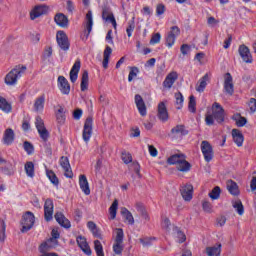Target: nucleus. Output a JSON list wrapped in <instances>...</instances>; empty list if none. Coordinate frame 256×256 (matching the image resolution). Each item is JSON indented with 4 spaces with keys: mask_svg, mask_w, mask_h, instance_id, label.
<instances>
[{
    "mask_svg": "<svg viewBox=\"0 0 256 256\" xmlns=\"http://www.w3.org/2000/svg\"><path fill=\"white\" fill-rule=\"evenodd\" d=\"M206 125H214L216 123H223L225 121V110L221 104L214 102L212 105V114H207Z\"/></svg>",
    "mask_w": 256,
    "mask_h": 256,
    "instance_id": "f257e3e1",
    "label": "nucleus"
},
{
    "mask_svg": "<svg viewBox=\"0 0 256 256\" xmlns=\"http://www.w3.org/2000/svg\"><path fill=\"white\" fill-rule=\"evenodd\" d=\"M25 71H27V66L25 65H17L14 67L9 73L4 77V83L8 87H14L17 84L20 77L25 75Z\"/></svg>",
    "mask_w": 256,
    "mask_h": 256,
    "instance_id": "f03ea898",
    "label": "nucleus"
},
{
    "mask_svg": "<svg viewBox=\"0 0 256 256\" xmlns=\"http://www.w3.org/2000/svg\"><path fill=\"white\" fill-rule=\"evenodd\" d=\"M168 165H176V169L182 173L191 171V164L185 159L183 154H174L167 159Z\"/></svg>",
    "mask_w": 256,
    "mask_h": 256,
    "instance_id": "7ed1b4c3",
    "label": "nucleus"
},
{
    "mask_svg": "<svg viewBox=\"0 0 256 256\" xmlns=\"http://www.w3.org/2000/svg\"><path fill=\"white\" fill-rule=\"evenodd\" d=\"M33 225H35V215L32 212H26L22 216L21 221L22 233H27V231H31V229H33Z\"/></svg>",
    "mask_w": 256,
    "mask_h": 256,
    "instance_id": "20e7f679",
    "label": "nucleus"
},
{
    "mask_svg": "<svg viewBox=\"0 0 256 256\" xmlns=\"http://www.w3.org/2000/svg\"><path fill=\"white\" fill-rule=\"evenodd\" d=\"M200 149L202 151L204 161H206V163H211L214 157L213 146L211 143H209L207 140L202 141L200 144Z\"/></svg>",
    "mask_w": 256,
    "mask_h": 256,
    "instance_id": "39448f33",
    "label": "nucleus"
},
{
    "mask_svg": "<svg viewBox=\"0 0 256 256\" xmlns=\"http://www.w3.org/2000/svg\"><path fill=\"white\" fill-rule=\"evenodd\" d=\"M93 135V118L89 117L84 123L82 138L85 143L91 141V136Z\"/></svg>",
    "mask_w": 256,
    "mask_h": 256,
    "instance_id": "423d86ee",
    "label": "nucleus"
},
{
    "mask_svg": "<svg viewBox=\"0 0 256 256\" xmlns=\"http://www.w3.org/2000/svg\"><path fill=\"white\" fill-rule=\"evenodd\" d=\"M35 125L39 133L40 139H42V141H48L49 131H47V128H45V122H43V119L41 117H36Z\"/></svg>",
    "mask_w": 256,
    "mask_h": 256,
    "instance_id": "0eeeda50",
    "label": "nucleus"
},
{
    "mask_svg": "<svg viewBox=\"0 0 256 256\" xmlns=\"http://www.w3.org/2000/svg\"><path fill=\"white\" fill-rule=\"evenodd\" d=\"M57 87L62 95H69V93H71V85L65 76L58 77Z\"/></svg>",
    "mask_w": 256,
    "mask_h": 256,
    "instance_id": "6e6552de",
    "label": "nucleus"
},
{
    "mask_svg": "<svg viewBox=\"0 0 256 256\" xmlns=\"http://www.w3.org/2000/svg\"><path fill=\"white\" fill-rule=\"evenodd\" d=\"M238 53L244 63H253V56L251 55V50H249V47L244 44L240 45L238 48Z\"/></svg>",
    "mask_w": 256,
    "mask_h": 256,
    "instance_id": "1a4fd4ad",
    "label": "nucleus"
},
{
    "mask_svg": "<svg viewBox=\"0 0 256 256\" xmlns=\"http://www.w3.org/2000/svg\"><path fill=\"white\" fill-rule=\"evenodd\" d=\"M134 103L138 109V113L141 115V117L147 116V105H145V100H143V97L141 95L136 94L134 97Z\"/></svg>",
    "mask_w": 256,
    "mask_h": 256,
    "instance_id": "9d476101",
    "label": "nucleus"
},
{
    "mask_svg": "<svg viewBox=\"0 0 256 256\" xmlns=\"http://www.w3.org/2000/svg\"><path fill=\"white\" fill-rule=\"evenodd\" d=\"M57 43L63 51H69V38L63 31H58L56 34Z\"/></svg>",
    "mask_w": 256,
    "mask_h": 256,
    "instance_id": "9b49d317",
    "label": "nucleus"
},
{
    "mask_svg": "<svg viewBox=\"0 0 256 256\" xmlns=\"http://www.w3.org/2000/svg\"><path fill=\"white\" fill-rule=\"evenodd\" d=\"M49 11V6L47 5H39L34 7V9L30 12V19L35 20L41 15H46V13Z\"/></svg>",
    "mask_w": 256,
    "mask_h": 256,
    "instance_id": "f8f14e48",
    "label": "nucleus"
},
{
    "mask_svg": "<svg viewBox=\"0 0 256 256\" xmlns=\"http://www.w3.org/2000/svg\"><path fill=\"white\" fill-rule=\"evenodd\" d=\"M60 166L64 171L65 177L71 179L73 177V171L71 170V164L69 163V158L62 156L60 158Z\"/></svg>",
    "mask_w": 256,
    "mask_h": 256,
    "instance_id": "ddd939ff",
    "label": "nucleus"
},
{
    "mask_svg": "<svg viewBox=\"0 0 256 256\" xmlns=\"http://www.w3.org/2000/svg\"><path fill=\"white\" fill-rule=\"evenodd\" d=\"M224 91L228 95H233L235 91L233 86V76H231V73H226L224 76Z\"/></svg>",
    "mask_w": 256,
    "mask_h": 256,
    "instance_id": "4468645a",
    "label": "nucleus"
},
{
    "mask_svg": "<svg viewBox=\"0 0 256 256\" xmlns=\"http://www.w3.org/2000/svg\"><path fill=\"white\" fill-rule=\"evenodd\" d=\"M182 199L184 201H191L193 199V185L185 184L180 188Z\"/></svg>",
    "mask_w": 256,
    "mask_h": 256,
    "instance_id": "2eb2a0df",
    "label": "nucleus"
},
{
    "mask_svg": "<svg viewBox=\"0 0 256 256\" xmlns=\"http://www.w3.org/2000/svg\"><path fill=\"white\" fill-rule=\"evenodd\" d=\"M59 245V242L55 238H49L46 242L42 243L39 247L41 253L49 251V249H55Z\"/></svg>",
    "mask_w": 256,
    "mask_h": 256,
    "instance_id": "dca6fc26",
    "label": "nucleus"
},
{
    "mask_svg": "<svg viewBox=\"0 0 256 256\" xmlns=\"http://www.w3.org/2000/svg\"><path fill=\"white\" fill-rule=\"evenodd\" d=\"M53 200L47 199L44 204V217L47 221H51L53 219Z\"/></svg>",
    "mask_w": 256,
    "mask_h": 256,
    "instance_id": "f3484780",
    "label": "nucleus"
},
{
    "mask_svg": "<svg viewBox=\"0 0 256 256\" xmlns=\"http://www.w3.org/2000/svg\"><path fill=\"white\" fill-rule=\"evenodd\" d=\"M77 244L80 247L81 251L85 253V255H91V247H89V243H87V239L83 236H78L76 238Z\"/></svg>",
    "mask_w": 256,
    "mask_h": 256,
    "instance_id": "a211bd4d",
    "label": "nucleus"
},
{
    "mask_svg": "<svg viewBox=\"0 0 256 256\" xmlns=\"http://www.w3.org/2000/svg\"><path fill=\"white\" fill-rule=\"evenodd\" d=\"M158 118L163 122L169 120V112H167V106L165 105V102H160L158 104Z\"/></svg>",
    "mask_w": 256,
    "mask_h": 256,
    "instance_id": "6ab92c4d",
    "label": "nucleus"
},
{
    "mask_svg": "<svg viewBox=\"0 0 256 256\" xmlns=\"http://www.w3.org/2000/svg\"><path fill=\"white\" fill-rule=\"evenodd\" d=\"M81 70V61L77 60L70 70V81L75 83L79 77V71Z\"/></svg>",
    "mask_w": 256,
    "mask_h": 256,
    "instance_id": "aec40b11",
    "label": "nucleus"
},
{
    "mask_svg": "<svg viewBox=\"0 0 256 256\" xmlns=\"http://www.w3.org/2000/svg\"><path fill=\"white\" fill-rule=\"evenodd\" d=\"M184 135H187V131L183 125H178L171 130L172 139H181Z\"/></svg>",
    "mask_w": 256,
    "mask_h": 256,
    "instance_id": "412c9836",
    "label": "nucleus"
},
{
    "mask_svg": "<svg viewBox=\"0 0 256 256\" xmlns=\"http://www.w3.org/2000/svg\"><path fill=\"white\" fill-rule=\"evenodd\" d=\"M79 185L81 191H83L85 195H91V189L89 188V181H87L86 175L79 176Z\"/></svg>",
    "mask_w": 256,
    "mask_h": 256,
    "instance_id": "4be33fe9",
    "label": "nucleus"
},
{
    "mask_svg": "<svg viewBox=\"0 0 256 256\" xmlns=\"http://www.w3.org/2000/svg\"><path fill=\"white\" fill-rule=\"evenodd\" d=\"M45 109V94L38 96L34 101V111L42 113Z\"/></svg>",
    "mask_w": 256,
    "mask_h": 256,
    "instance_id": "5701e85b",
    "label": "nucleus"
},
{
    "mask_svg": "<svg viewBox=\"0 0 256 256\" xmlns=\"http://www.w3.org/2000/svg\"><path fill=\"white\" fill-rule=\"evenodd\" d=\"M221 243H217L213 246H208L205 249L207 256H220L221 255Z\"/></svg>",
    "mask_w": 256,
    "mask_h": 256,
    "instance_id": "b1692460",
    "label": "nucleus"
},
{
    "mask_svg": "<svg viewBox=\"0 0 256 256\" xmlns=\"http://www.w3.org/2000/svg\"><path fill=\"white\" fill-rule=\"evenodd\" d=\"M175 81H177V73L171 72L168 74L163 82V87L165 89H171L173 85L175 84Z\"/></svg>",
    "mask_w": 256,
    "mask_h": 256,
    "instance_id": "393cba45",
    "label": "nucleus"
},
{
    "mask_svg": "<svg viewBox=\"0 0 256 256\" xmlns=\"http://www.w3.org/2000/svg\"><path fill=\"white\" fill-rule=\"evenodd\" d=\"M54 217H55L57 223H59V225H61V227H64L65 229H69V227H71V222H69V219H67L65 217V215H63V213L58 212L55 214Z\"/></svg>",
    "mask_w": 256,
    "mask_h": 256,
    "instance_id": "a878e982",
    "label": "nucleus"
},
{
    "mask_svg": "<svg viewBox=\"0 0 256 256\" xmlns=\"http://www.w3.org/2000/svg\"><path fill=\"white\" fill-rule=\"evenodd\" d=\"M54 21L56 24H58L59 27H62V28H65L69 25V19L63 13L56 14Z\"/></svg>",
    "mask_w": 256,
    "mask_h": 256,
    "instance_id": "bb28decb",
    "label": "nucleus"
},
{
    "mask_svg": "<svg viewBox=\"0 0 256 256\" xmlns=\"http://www.w3.org/2000/svg\"><path fill=\"white\" fill-rule=\"evenodd\" d=\"M58 109L55 110V117H56V121L59 125H63V123H65V108L61 105L57 106Z\"/></svg>",
    "mask_w": 256,
    "mask_h": 256,
    "instance_id": "cd10ccee",
    "label": "nucleus"
},
{
    "mask_svg": "<svg viewBox=\"0 0 256 256\" xmlns=\"http://www.w3.org/2000/svg\"><path fill=\"white\" fill-rule=\"evenodd\" d=\"M232 137L234 143L237 145V147H243V141H245V138L243 137V134L241 131L237 129L232 130Z\"/></svg>",
    "mask_w": 256,
    "mask_h": 256,
    "instance_id": "c85d7f7f",
    "label": "nucleus"
},
{
    "mask_svg": "<svg viewBox=\"0 0 256 256\" xmlns=\"http://www.w3.org/2000/svg\"><path fill=\"white\" fill-rule=\"evenodd\" d=\"M207 83H209V74H205L202 78H200L196 85V91L198 93H203L207 87Z\"/></svg>",
    "mask_w": 256,
    "mask_h": 256,
    "instance_id": "c756f323",
    "label": "nucleus"
},
{
    "mask_svg": "<svg viewBox=\"0 0 256 256\" xmlns=\"http://www.w3.org/2000/svg\"><path fill=\"white\" fill-rule=\"evenodd\" d=\"M15 141V132H13V129L8 128L4 132L3 142L4 145H11Z\"/></svg>",
    "mask_w": 256,
    "mask_h": 256,
    "instance_id": "7c9ffc66",
    "label": "nucleus"
},
{
    "mask_svg": "<svg viewBox=\"0 0 256 256\" xmlns=\"http://www.w3.org/2000/svg\"><path fill=\"white\" fill-rule=\"evenodd\" d=\"M12 109L11 103H9L7 99L0 96V111H3V113H11Z\"/></svg>",
    "mask_w": 256,
    "mask_h": 256,
    "instance_id": "2f4dec72",
    "label": "nucleus"
},
{
    "mask_svg": "<svg viewBox=\"0 0 256 256\" xmlns=\"http://www.w3.org/2000/svg\"><path fill=\"white\" fill-rule=\"evenodd\" d=\"M80 89L81 91H87L89 89V72L87 71L82 73Z\"/></svg>",
    "mask_w": 256,
    "mask_h": 256,
    "instance_id": "473e14b6",
    "label": "nucleus"
},
{
    "mask_svg": "<svg viewBox=\"0 0 256 256\" xmlns=\"http://www.w3.org/2000/svg\"><path fill=\"white\" fill-rule=\"evenodd\" d=\"M85 25L89 35L93 30V12L92 11H88V13L86 14Z\"/></svg>",
    "mask_w": 256,
    "mask_h": 256,
    "instance_id": "72a5a7b5",
    "label": "nucleus"
},
{
    "mask_svg": "<svg viewBox=\"0 0 256 256\" xmlns=\"http://www.w3.org/2000/svg\"><path fill=\"white\" fill-rule=\"evenodd\" d=\"M111 53H113V50L111 49V47L106 46L104 50V54H103L104 58L102 62L104 69H107V67H109V57H111Z\"/></svg>",
    "mask_w": 256,
    "mask_h": 256,
    "instance_id": "f704fd0d",
    "label": "nucleus"
},
{
    "mask_svg": "<svg viewBox=\"0 0 256 256\" xmlns=\"http://www.w3.org/2000/svg\"><path fill=\"white\" fill-rule=\"evenodd\" d=\"M174 236L176 237V241L178 243H185L187 241V236H185V233H183L179 228L174 227L173 228Z\"/></svg>",
    "mask_w": 256,
    "mask_h": 256,
    "instance_id": "c9c22d12",
    "label": "nucleus"
},
{
    "mask_svg": "<svg viewBox=\"0 0 256 256\" xmlns=\"http://www.w3.org/2000/svg\"><path fill=\"white\" fill-rule=\"evenodd\" d=\"M226 187L231 195H239V187L234 181L229 180L226 184Z\"/></svg>",
    "mask_w": 256,
    "mask_h": 256,
    "instance_id": "e433bc0d",
    "label": "nucleus"
},
{
    "mask_svg": "<svg viewBox=\"0 0 256 256\" xmlns=\"http://www.w3.org/2000/svg\"><path fill=\"white\" fill-rule=\"evenodd\" d=\"M232 207L235 209L238 215H243L245 213V208L243 207V203L241 200H235L232 202Z\"/></svg>",
    "mask_w": 256,
    "mask_h": 256,
    "instance_id": "4c0bfd02",
    "label": "nucleus"
},
{
    "mask_svg": "<svg viewBox=\"0 0 256 256\" xmlns=\"http://www.w3.org/2000/svg\"><path fill=\"white\" fill-rule=\"evenodd\" d=\"M27 177H35V164L33 162H27L24 166Z\"/></svg>",
    "mask_w": 256,
    "mask_h": 256,
    "instance_id": "58836bf2",
    "label": "nucleus"
},
{
    "mask_svg": "<svg viewBox=\"0 0 256 256\" xmlns=\"http://www.w3.org/2000/svg\"><path fill=\"white\" fill-rule=\"evenodd\" d=\"M117 209H119V201L114 200L109 208L110 219H115V217H117Z\"/></svg>",
    "mask_w": 256,
    "mask_h": 256,
    "instance_id": "ea45409f",
    "label": "nucleus"
},
{
    "mask_svg": "<svg viewBox=\"0 0 256 256\" xmlns=\"http://www.w3.org/2000/svg\"><path fill=\"white\" fill-rule=\"evenodd\" d=\"M46 175L52 185H55L56 187L57 185H59V178H57V175H55V172L51 170H46Z\"/></svg>",
    "mask_w": 256,
    "mask_h": 256,
    "instance_id": "a19ab883",
    "label": "nucleus"
},
{
    "mask_svg": "<svg viewBox=\"0 0 256 256\" xmlns=\"http://www.w3.org/2000/svg\"><path fill=\"white\" fill-rule=\"evenodd\" d=\"M122 215H124V219L128 223V225H135V218H133V214H131L129 210H123Z\"/></svg>",
    "mask_w": 256,
    "mask_h": 256,
    "instance_id": "79ce46f5",
    "label": "nucleus"
},
{
    "mask_svg": "<svg viewBox=\"0 0 256 256\" xmlns=\"http://www.w3.org/2000/svg\"><path fill=\"white\" fill-rule=\"evenodd\" d=\"M208 195L212 201H217L221 197V188L219 186L214 187Z\"/></svg>",
    "mask_w": 256,
    "mask_h": 256,
    "instance_id": "37998d69",
    "label": "nucleus"
},
{
    "mask_svg": "<svg viewBox=\"0 0 256 256\" xmlns=\"http://www.w3.org/2000/svg\"><path fill=\"white\" fill-rule=\"evenodd\" d=\"M114 233H115V240H114V242L115 243H123V239H124V237H125V234H124V232H123V229H121V228H116L115 230H114Z\"/></svg>",
    "mask_w": 256,
    "mask_h": 256,
    "instance_id": "c03bdc74",
    "label": "nucleus"
},
{
    "mask_svg": "<svg viewBox=\"0 0 256 256\" xmlns=\"http://www.w3.org/2000/svg\"><path fill=\"white\" fill-rule=\"evenodd\" d=\"M94 249L97 256H105V253L103 252V245L101 244V241L96 240L94 241Z\"/></svg>",
    "mask_w": 256,
    "mask_h": 256,
    "instance_id": "a18cd8bd",
    "label": "nucleus"
},
{
    "mask_svg": "<svg viewBox=\"0 0 256 256\" xmlns=\"http://www.w3.org/2000/svg\"><path fill=\"white\" fill-rule=\"evenodd\" d=\"M87 227L95 237H99V230L97 229V224H95V222L89 221Z\"/></svg>",
    "mask_w": 256,
    "mask_h": 256,
    "instance_id": "49530a36",
    "label": "nucleus"
},
{
    "mask_svg": "<svg viewBox=\"0 0 256 256\" xmlns=\"http://www.w3.org/2000/svg\"><path fill=\"white\" fill-rule=\"evenodd\" d=\"M202 209L205 213H213V204L209 200L202 201Z\"/></svg>",
    "mask_w": 256,
    "mask_h": 256,
    "instance_id": "de8ad7c7",
    "label": "nucleus"
},
{
    "mask_svg": "<svg viewBox=\"0 0 256 256\" xmlns=\"http://www.w3.org/2000/svg\"><path fill=\"white\" fill-rule=\"evenodd\" d=\"M197 102L195 100V96H190L189 103H188V109L190 113H195L197 111Z\"/></svg>",
    "mask_w": 256,
    "mask_h": 256,
    "instance_id": "09e8293b",
    "label": "nucleus"
},
{
    "mask_svg": "<svg viewBox=\"0 0 256 256\" xmlns=\"http://www.w3.org/2000/svg\"><path fill=\"white\" fill-rule=\"evenodd\" d=\"M113 251L115 255H121L123 253V242H114Z\"/></svg>",
    "mask_w": 256,
    "mask_h": 256,
    "instance_id": "8fccbe9b",
    "label": "nucleus"
},
{
    "mask_svg": "<svg viewBox=\"0 0 256 256\" xmlns=\"http://www.w3.org/2000/svg\"><path fill=\"white\" fill-rule=\"evenodd\" d=\"M137 75H139V68H137V67H131V68H130L129 75H128V81H129V83H131V81H133V79H135V77H137Z\"/></svg>",
    "mask_w": 256,
    "mask_h": 256,
    "instance_id": "3c124183",
    "label": "nucleus"
},
{
    "mask_svg": "<svg viewBox=\"0 0 256 256\" xmlns=\"http://www.w3.org/2000/svg\"><path fill=\"white\" fill-rule=\"evenodd\" d=\"M175 99H176V105H177V109H181V107H183V94H181L180 92L175 94Z\"/></svg>",
    "mask_w": 256,
    "mask_h": 256,
    "instance_id": "603ef678",
    "label": "nucleus"
},
{
    "mask_svg": "<svg viewBox=\"0 0 256 256\" xmlns=\"http://www.w3.org/2000/svg\"><path fill=\"white\" fill-rule=\"evenodd\" d=\"M24 150L26 151L27 155H33L35 148L31 145V143L25 141Z\"/></svg>",
    "mask_w": 256,
    "mask_h": 256,
    "instance_id": "864d4df0",
    "label": "nucleus"
},
{
    "mask_svg": "<svg viewBox=\"0 0 256 256\" xmlns=\"http://www.w3.org/2000/svg\"><path fill=\"white\" fill-rule=\"evenodd\" d=\"M180 33H181V30L179 29V27L173 26L171 28V30L169 31L168 35L177 39V37H179Z\"/></svg>",
    "mask_w": 256,
    "mask_h": 256,
    "instance_id": "5fc2aeb1",
    "label": "nucleus"
},
{
    "mask_svg": "<svg viewBox=\"0 0 256 256\" xmlns=\"http://www.w3.org/2000/svg\"><path fill=\"white\" fill-rule=\"evenodd\" d=\"M177 38L170 36L169 34L166 36V47H168L169 49H171V47H173V45H175V41Z\"/></svg>",
    "mask_w": 256,
    "mask_h": 256,
    "instance_id": "6e6d98bb",
    "label": "nucleus"
},
{
    "mask_svg": "<svg viewBox=\"0 0 256 256\" xmlns=\"http://www.w3.org/2000/svg\"><path fill=\"white\" fill-rule=\"evenodd\" d=\"M122 161L127 165L133 161V158L129 152H122Z\"/></svg>",
    "mask_w": 256,
    "mask_h": 256,
    "instance_id": "4d7b16f0",
    "label": "nucleus"
},
{
    "mask_svg": "<svg viewBox=\"0 0 256 256\" xmlns=\"http://www.w3.org/2000/svg\"><path fill=\"white\" fill-rule=\"evenodd\" d=\"M103 19L109 21L113 25L114 29H117V21L115 20V16H113V14H110L107 17L103 15Z\"/></svg>",
    "mask_w": 256,
    "mask_h": 256,
    "instance_id": "13d9d810",
    "label": "nucleus"
},
{
    "mask_svg": "<svg viewBox=\"0 0 256 256\" xmlns=\"http://www.w3.org/2000/svg\"><path fill=\"white\" fill-rule=\"evenodd\" d=\"M161 42V34L156 33L152 35V38L150 40V45H157V43Z\"/></svg>",
    "mask_w": 256,
    "mask_h": 256,
    "instance_id": "bf43d9fd",
    "label": "nucleus"
},
{
    "mask_svg": "<svg viewBox=\"0 0 256 256\" xmlns=\"http://www.w3.org/2000/svg\"><path fill=\"white\" fill-rule=\"evenodd\" d=\"M180 51L182 55H188L191 52V46H189V44H183L180 47Z\"/></svg>",
    "mask_w": 256,
    "mask_h": 256,
    "instance_id": "052dcab7",
    "label": "nucleus"
},
{
    "mask_svg": "<svg viewBox=\"0 0 256 256\" xmlns=\"http://www.w3.org/2000/svg\"><path fill=\"white\" fill-rule=\"evenodd\" d=\"M207 24L209 25V27H215V25L219 24V20L215 19V17L210 16L207 19Z\"/></svg>",
    "mask_w": 256,
    "mask_h": 256,
    "instance_id": "680f3d73",
    "label": "nucleus"
},
{
    "mask_svg": "<svg viewBox=\"0 0 256 256\" xmlns=\"http://www.w3.org/2000/svg\"><path fill=\"white\" fill-rule=\"evenodd\" d=\"M155 238H141L140 243L143 245V247H149L151 245L152 241H154Z\"/></svg>",
    "mask_w": 256,
    "mask_h": 256,
    "instance_id": "e2e57ef3",
    "label": "nucleus"
},
{
    "mask_svg": "<svg viewBox=\"0 0 256 256\" xmlns=\"http://www.w3.org/2000/svg\"><path fill=\"white\" fill-rule=\"evenodd\" d=\"M248 107L251 111V113H255L256 111V99L255 98H251L249 103H248Z\"/></svg>",
    "mask_w": 256,
    "mask_h": 256,
    "instance_id": "0e129e2a",
    "label": "nucleus"
},
{
    "mask_svg": "<svg viewBox=\"0 0 256 256\" xmlns=\"http://www.w3.org/2000/svg\"><path fill=\"white\" fill-rule=\"evenodd\" d=\"M165 13V5L158 4L156 7V15L160 17V15H163Z\"/></svg>",
    "mask_w": 256,
    "mask_h": 256,
    "instance_id": "69168bd1",
    "label": "nucleus"
},
{
    "mask_svg": "<svg viewBox=\"0 0 256 256\" xmlns=\"http://www.w3.org/2000/svg\"><path fill=\"white\" fill-rule=\"evenodd\" d=\"M148 151L151 157H157V155L159 154V152L157 151V148H155V146L153 145H148Z\"/></svg>",
    "mask_w": 256,
    "mask_h": 256,
    "instance_id": "338daca9",
    "label": "nucleus"
},
{
    "mask_svg": "<svg viewBox=\"0 0 256 256\" xmlns=\"http://www.w3.org/2000/svg\"><path fill=\"white\" fill-rule=\"evenodd\" d=\"M66 9H67L68 13H73V11H75V4H73V1L67 0Z\"/></svg>",
    "mask_w": 256,
    "mask_h": 256,
    "instance_id": "774afa93",
    "label": "nucleus"
}]
</instances>
